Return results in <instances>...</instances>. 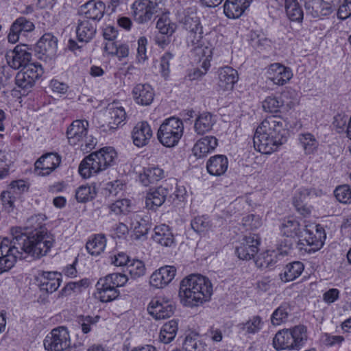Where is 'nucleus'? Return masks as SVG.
Here are the masks:
<instances>
[{"label":"nucleus","mask_w":351,"mask_h":351,"mask_svg":"<svg viewBox=\"0 0 351 351\" xmlns=\"http://www.w3.org/2000/svg\"><path fill=\"white\" fill-rule=\"evenodd\" d=\"M12 239H0V269L2 272L12 268L17 259H24L26 255L39 258L45 256L51 245V236L39 234L28 238L21 227L11 228Z\"/></svg>","instance_id":"f257e3e1"},{"label":"nucleus","mask_w":351,"mask_h":351,"mask_svg":"<svg viewBox=\"0 0 351 351\" xmlns=\"http://www.w3.org/2000/svg\"><path fill=\"white\" fill-rule=\"evenodd\" d=\"M287 126L280 116H267L256 130L253 138L255 149L265 154L276 151L288 140L289 133Z\"/></svg>","instance_id":"f03ea898"},{"label":"nucleus","mask_w":351,"mask_h":351,"mask_svg":"<svg viewBox=\"0 0 351 351\" xmlns=\"http://www.w3.org/2000/svg\"><path fill=\"white\" fill-rule=\"evenodd\" d=\"M212 294L210 280L202 275L191 274L180 282L179 297L185 306H198L208 301Z\"/></svg>","instance_id":"7ed1b4c3"},{"label":"nucleus","mask_w":351,"mask_h":351,"mask_svg":"<svg viewBox=\"0 0 351 351\" xmlns=\"http://www.w3.org/2000/svg\"><path fill=\"white\" fill-rule=\"evenodd\" d=\"M117 157L113 147H103L86 156L80 162L78 171L84 178H89L113 165Z\"/></svg>","instance_id":"20e7f679"},{"label":"nucleus","mask_w":351,"mask_h":351,"mask_svg":"<svg viewBox=\"0 0 351 351\" xmlns=\"http://www.w3.org/2000/svg\"><path fill=\"white\" fill-rule=\"evenodd\" d=\"M184 134V123L177 117L165 119L157 132L159 142L167 147L176 146Z\"/></svg>","instance_id":"39448f33"},{"label":"nucleus","mask_w":351,"mask_h":351,"mask_svg":"<svg viewBox=\"0 0 351 351\" xmlns=\"http://www.w3.org/2000/svg\"><path fill=\"white\" fill-rule=\"evenodd\" d=\"M184 29L187 32L186 44L191 50H199L205 45L200 19L195 14L186 15L182 19Z\"/></svg>","instance_id":"423d86ee"},{"label":"nucleus","mask_w":351,"mask_h":351,"mask_svg":"<svg viewBox=\"0 0 351 351\" xmlns=\"http://www.w3.org/2000/svg\"><path fill=\"white\" fill-rule=\"evenodd\" d=\"M47 351H64L70 347L71 339L66 328L60 326L53 329L44 339Z\"/></svg>","instance_id":"0eeeda50"},{"label":"nucleus","mask_w":351,"mask_h":351,"mask_svg":"<svg viewBox=\"0 0 351 351\" xmlns=\"http://www.w3.org/2000/svg\"><path fill=\"white\" fill-rule=\"evenodd\" d=\"M173 302L165 297L154 298L147 306V311L156 320L170 317L174 312Z\"/></svg>","instance_id":"6e6552de"},{"label":"nucleus","mask_w":351,"mask_h":351,"mask_svg":"<svg viewBox=\"0 0 351 351\" xmlns=\"http://www.w3.org/2000/svg\"><path fill=\"white\" fill-rule=\"evenodd\" d=\"M158 3L154 0H137L131 6L132 14L138 23H144L158 11Z\"/></svg>","instance_id":"1a4fd4ad"},{"label":"nucleus","mask_w":351,"mask_h":351,"mask_svg":"<svg viewBox=\"0 0 351 351\" xmlns=\"http://www.w3.org/2000/svg\"><path fill=\"white\" fill-rule=\"evenodd\" d=\"M57 48L58 39L51 33H47L37 42L35 53L38 59L47 62L55 56Z\"/></svg>","instance_id":"9d476101"},{"label":"nucleus","mask_w":351,"mask_h":351,"mask_svg":"<svg viewBox=\"0 0 351 351\" xmlns=\"http://www.w3.org/2000/svg\"><path fill=\"white\" fill-rule=\"evenodd\" d=\"M28 49L25 45H18L13 50L7 51L5 59L8 64L15 70L23 68L32 60V53Z\"/></svg>","instance_id":"9b49d317"},{"label":"nucleus","mask_w":351,"mask_h":351,"mask_svg":"<svg viewBox=\"0 0 351 351\" xmlns=\"http://www.w3.org/2000/svg\"><path fill=\"white\" fill-rule=\"evenodd\" d=\"M61 157L56 153H48L43 155L35 162V171L38 175L49 176L60 164Z\"/></svg>","instance_id":"f8f14e48"},{"label":"nucleus","mask_w":351,"mask_h":351,"mask_svg":"<svg viewBox=\"0 0 351 351\" xmlns=\"http://www.w3.org/2000/svg\"><path fill=\"white\" fill-rule=\"evenodd\" d=\"M326 234L324 228L317 225L315 226V232L307 230L303 242L300 244L306 246L304 250L308 253L315 252L319 250L324 245Z\"/></svg>","instance_id":"ddd939ff"},{"label":"nucleus","mask_w":351,"mask_h":351,"mask_svg":"<svg viewBox=\"0 0 351 351\" xmlns=\"http://www.w3.org/2000/svg\"><path fill=\"white\" fill-rule=\"evenodd\" d=\"M89 123L86 120L77 119L73 121L66 131L68 142L71 145L80 143L88 131Z\"/></svg>","instance_id":"4468645a"},{"label":"nucleus","mask_w":351,"mask_h":351,"mask_svg":"<svg viewBox=\"0 0 351 351\" xmlns=\"http://www.w3.org/2000/svg\"><path fill=\"white\" fill-rule=\"evenodd\" d=\"M176 269L174 266L165 265L156 270L150 276L152 287L161 289L169 284L174 278Z\"/></svg>","instance_id":"2eb2a0df"},{"label":"nucleus","mask_w":351,"mask_h":351,"mask_svg":"<svg viewBox=\"0 0 351 351\" xmlns=\"http://www.w3.org/2000/svg\"><path fill=\"white\" fill-rule=\"evenodd\" d=\"M34 29V23L24 16L17 18L11 25L10 32L8 35L9 43H16L21 35L25 36L27 32H31Z\"/></svg>","instance_id":"dca6fc26"},{"label":"nucleus","mask_w":351,"mask_h":351,"mask_svg":"<svg viewBox=\"0 0 351 351\" xmlns=\"http://www.w3.org/2000/svg\"><path fill=\"white\" fill-rule=\"evenodd\" d=\"M267 73V79L278 86L287 84L293 77L291 69L280 63L271 64Z\"/></svg>","instance_id":"f3484780"},{"label":"nucleus","mask_w":351,"mask_h":351,"mask_svg":"<svg viewBox=\"0 0 351 351\" xmlns=\"http://www.w3.org/2000/svg\"><path fill=\"white\" fill-rule=\"evenodd\" d=\"M60 274L51 271H42L36 277V282L40 291L52 293L60 287L61 282Z\"/></svg>","instance_id":"a211bd4d"},{"label":"nucleus","mask_w":351,"mask_h":351,"mask_svg":"<svg viewBox=\"0 0 351 351\" xmlns=\"http://www.w3.org/2000/svg\"><path fill=\"white\" fill-rule=\"evenodd\" d=\"M260 243L258 237L254 234L245 236L240 246L237 247L238 257L242 260H250L258 252Z\"/></svg>","instance_id":"6ab92c4d"},{"label":"nucleus","mask_w":351,"mask_h":351,"mask_svg":"<svg viewBox=\"0 0 351 351\" xmlns=\"http://www.w3.org/2000/svg\"><path fill=\"white\" fill-rule=\"evenodd\" d=\"M292 95H295L294 90H287L282 92L279 97L275 96L267 97L263 101V108L265 112L274 113L278 112L280 108L284 105H287L288 107L291 108L294 105L295 102L293 101H287L285 99Z\"/></svg>","instance_id":"aec40b11"},{"label":"nucleus","mask_w":351,"mask_h":351,"mask_svg":"<svg viewBox=\"0 0 351 351\" xmlns=\"http://www.w3.org/2000/svg\"><path fill=\"white\" fill-rule=\"evenodd\" d=\"M220 36L216 33H210L209 34L206 35V37L204 38L207 41L208 45H203V47L199 50H191L192 51H194L198 56H202L205 58L202 64V67L204 69L203 72H205V74L207 73L210 66L209 58H211L214 50L217 47L218 38Z\"/></svg>","instance_id":"412c9836"},{"label":"nucleus","mask_w":351,"mask_h":351,"mask_svg":"<svg viewBox=\"0 0 351 351\" xmlns=\"http://www.w3.org/2000/svg\"><path fill=\"white\" fill-rule=\"evenodd\" d=\"M134 101L136 104L147 106L154 101L155 93L154 88L149 84H138L132 91Z\"/></svg>","instance_id":"4be33fe9"},{"label":"nucleus","mask_w":351,"mask_h":351,"mask_svg":"<svg viewBox=\"0 0 351 351\" xmlns=\"http://www.w3.org/2000/svg\"><path fill=\"white\" fill-rule=\"evenodd\" d=\"M153 136L150 125L147 121L138 122L133 128L132 137L138 147L147 145Z\"/></svg>","instance_id":"5701e85b"},{"label":"nucleus","mask_w":351,"mask_h":351,"mask_svg":"<svg viewBox=\"0 0 351 351\" xmlns=\"http://www.w3.org/2000/svg\"><path fill=\"white\" fill-rule=\"evenodd\" d=\"M108 279L107 276L101 278L96 285L97 298L102 302H111L119 295V290L112 286L110 280H108Z\"/></svg>","instance_id":"b1692460"},{"label":"nucleus","mask_w":351,"mask_h":351,"mask_svg":"<svg viewBox=\"0 0 351 351\" xmlns=\"http://www.w3.org/2000/svg\"><path fill=\"white\" fill-rule=\"evenodd\" d=\"M46 219L47 217L43 213L32 215L27 220L25 230H34V232H32L31 235H27L28 238L32 237L34 236H37L39 234H47L51 235L52 238V242L51 245H50V247L48 249L49 252L54 243L55 239L54 236L43 226V223Z\"/></svg>","instance_id":"393cba45"},{"label":"nucleus","mask_w":351,"mask_h":351,"mask_svg":"<svg viewBox=\"0 0 351 351\" xmlns=\"http://www.w3.org/2000/svg\"><path fill=\"white\" fill-rule=\"evenodd\" d=\"M106 5L100 1L90 0L81 6L80 11L90 21H99L104 16Z\"/></svg>","instance_id":"a878e982"},{"label":"nucleus","mask_w":351,"mask_h":351,"mask_svg":"<svg viewBox=\"0 0 351 351\" xmlns=\"http://www.w3.org/2000/svg\"><path fill=\"white\" fill-rule=\"evenodd\" d=\"M217 73L218 85L223 90H232L239 80L237 71L228 66L219 69Z\"/></svg>","instance_id":"bb28decb"},{"label":"nucleus","mask_w":351,"mask_h":351,"mask_svg":"<svg viewBox=\"0 0 351 351\" xmlns=\"http://www.w3.org/2000/svg\"><path fill=\"white\" fill-rule=\"evenodd\" d=\"M97 32L96 22L87 19L79 20L76 27L78 42L87 43L95 36Z\"/></svg>","instance_id":"cd10ccee"},{"label":"nucleus","mask_w":351,"mask_h":351,"mask_svg":"<svg viewBox=\"0 0 351 351\" xmlns=\"http://www.w3.org/2000/svg\"><path fill=\"white\" fill-rule=\"evenodd\" d=\"M251 0H226L223 5L225 15L229 19H238L250 6Z\"/></svg>","instance_id":"c85d7f7f"},{"label":"nucleus","mask_w":351,"mask_h":351,"mask_svg":"<svg viewBox=\"0 0 351 351\" xmlns=\"http://www.w3.org/2000/svg\"><path fill=\"white\" fill-rule=\"evenodd\" d=\"M228 167V159L225 155L211 156L206 162V169L209 174L214 176L223 175Z\"/></svg>","instance_id":"c756f323"},{"label":"nucleus","mask_w":351,"mask_h":351,"mask_svg":"<svg viewBox=\"0 0 351 351\" xmlns=\"http://www.w3.org/2000/svg\"><path fill=\"white\" fill-rule=\"evenodd\" d=\"M218 141L213 136H206L196 142L193 147V153L197 158H202L213 152L217 146Z\"/></svg>","instance_id":"7c9ffc66"},{"label":"nucleus","mask_w":351,"mask_h":351,"mask_svg":"<svg viewBox=\"0 0 351 351\" xmlns=\"http://www.w3.org/2000/svg\"><path fill=\"white\" fill-rule=\"evenodd\" d=\"M169 194L168 189L165 186H159L150 190L145 197V206L149 210H155L162 205Z\"/></svg>","instance_id":"2f4dec72"},{"label":"nucleus","mask_w":351,"mask_h":351,"mask_svg":"<svg viewBox=\"0 0 351 351\" xmlns=\"http://www.w3.org/2000/svg\"><path fill=\"white\" fill-rule=\"evenodd\" d=\"M138 178L142 184L147 186L164 178L165 172L158 166L148 167L143 169Z\"/></svg>","instance_id":"473e14b6"},{"label":"nucleus","mask_w":351,"mask_h":351,"mask_svg":"<svg viewBox=\"0 0 351 351\" xmlns=\"http://www.w3.org/2000/svg\"><path fill=\"white\" fill-rule=\"evenodd\" d=\"M152 237L155 242L162 246L171 247L174 244L173 233L170 228L165 224L156 226Z\"/></svg>","instance_id":"72a5a7b5"},{"label":"nucleus","mask_w":351,"mask_h":351,"mask_svg":"<svg viewBox=\"0 0 351 351\" xmlns=\"http://www.w3.org/2000/svg\"><path fill=\"white\" fill-rule=\"evenodd\" d=\"M304 269V265L300 261L289 263L285 266L282 272L280 274V278L285 282L293 281L300 276Z\"/></svg>","instance_id":"f704fd0d"},{"label":"nucleus","mask_w":351,"mask_h":351,"mask_svg":"<svg viewBox=\"0 0 351 351\" xmlns=\"http://www.w3.org/2000/svg\"><path fill=\"white\" fill-rule=\"evenodd\" d=\"M290 330L285 329L278 332L273 339L274 347L276 350L296 349Z\"/></svg>","instance_id":"c9c22d12"},{"label":"nucleus","mask_w":351,"mask_h":351,"mask_svg":"<svg viewBox=\"0 0 351 351\" xmlns=\"http://www.w3.org/2000/svg\"><path fill=\"white\" fill-rule=\"evenodd\" d=\"M263 324L264 322L259 315H254L245 322L239 324L237 327L241 333L244 335H250L258 332L262 329Z\"/></svg>","instance_id":"e433bc0d"},{"label":"nucleus","mask_w":351,"mask_h":351,"mask_svg":"<svg viewBox=\"0 0 351 351\" xmlns=\"http://www.w3.org/2000/svg\"><path fill=\"white\" fill-rule=\"evenodd\" d=\"M216 122L215 117L209 112H203L196 119L194 124L195 131L200 135L210 131Z\"/></svg>","instance_id":"4c0bfd02"},{"label":"nucleus","mask_w":351,"mask_h":351,"mask_svg":"<svg viewBox=\"0 0 351 351\" xmlns=\"http://www.w3.org/2000/svg\"><path fill=\"white\" fill-rule=\"evenodd\" d=\"M293 306L289 302H283L272 313L271 317V324L279 326L288 321L291 315Z\"/></svg>","instance_id":"58836bf2"},{"label":"nucleus","mask_w":351,"mask_h":351,"mask_svg":"<svg viewBox=\"0 0 351 351\" xmlns=\"http://www.w3.org/2000/svg\"><path fill=\"white\" fill-rule=\"evenodd\" d=\"M178 330V323L175 319H171L165 323L161 328L159 334V340L160 342L167 344L172 341L177 334Z\"/></svg>","instance_id":"ea45409f"},{"label":"nucleus","mask_w":351,"mask_h":351,"mask_svg":"<svg viewBox=\"0 0 351 351\" xmlns=\"http://www.w3.org/2000/svg\"><path fill=\"white\" fill-rule=\"evenodd\" d=\"M130 228L134 230L138 237L147 234L150 225L147 219L138 214L133 213L130 217Z\"/></svg>","instance_id":"a19ab883"},{"label":"nucleus","mask_w":351,"mask_h":351,"mask_svg":"<svg viewBox=\"0 0 351 351\" xmlns=\"http://www.w3.org/2000/svg\"><path fill=\"white\" fill-rule=\"evenodd\" d=\"M106 245V239L104 234L95 235L86 244L88 252L92 256H98L102 253Z\"/></svg>","instance_id":"79ce46f5"},{"label":"nucleus","mask_w":351,"mask_h":351,"mask_svg":"<svg viewBox=\"0 0 351 351\" xmlns=\"http://www.w3.org/2000/svg\"><path fill=\"white\" fill-rule=\"evenodd\" d=\"M285 9L291 21L298 23L302 21L304 13L298 0H285Z\"/></svg>","instance_id":"37998d69"},{"label":"nucleus","mask_w":351,"mask_h":351,"mask_svg":"<svg viewBox=\"0 0 351 351\" xmlns=\"http://www.w3.org/2000/svg\"><path fill=\"white\" fill-rule=\"evenodd\" d=\"M126 113L123 107H111L109 108V121L108 126L110 130H115L123 123Z\"/></svg>","instance_id":"c03bdc74"},{"label":"nucleus","mask_w":351,"mask_h":351,"mask_svg":"<svg viewBox=\"0 0 351 351\" xmlns=\"http://www.w3.org/2000/svg\"><path fill=\"white\" fill-rule=\"evenodd\" d=\"M300 223L293 218L285 219L280 226L281 233L287 237H294L300 233Z\"/></svg>","instance_id":"a18cd8bd"},{"label":"nucleus","mask_w":351,"mask_h":351,"mask_svg":"<svg viewBox=\"0 0 351 351\" xmlns=\"http://www.w3.org/2000/svg\"><path fill=\"white\" fill-rule=\"evenodd\" d=\"M156 28L161 34L171 37L176 32L177 25L172 22L167 16L163 15L157 21Z\"/></svg>","instance_id":"49530a36"},{"label":"nucleus","mask_w":351,"mask_h":351,"mask_svg":"<svg viewBox=\"0 0 351 351\" xmlns=\"http://www.w3.org/2000/svg\"><path fill=\"white\" fill-rule=\"evenodd\" d=\"M90 285L88 278H84L79 281L68 282L60 291L62 296L69 295L72 292H81L83 289L87 288Z\"/></svg>","instance_id":"de8ad7c7"},{"label":"nucleus","mask_w":351,"mask_h":351,"mask_svg":"<svg viewBox=\"0 0 351 351\" xmlns=\"http://www.w3.org/2000/svg\"><path fill=\"white\" fill-rule=\"evenodd\" d=\"M299 140L306 154H313L317 150L319 144L313 134H302L300 135Z\"/></svg>","instance_id":"09e8293b"},{"label":"nucleus","mask_w":351,"mask_h":351,"mask_svg":"<svg viewBox=\"0 0 351 351\" xmlns=\"http://www.w3.org/2000/svg\"><path fill=\"white\" fill-rule=\"evenodd\" d=\"M111 213L116 215H126L130 211L131 201L129 199H121L115 201L108 206Z\"/></svg>","instance_id":"8fccbe9b"},{"label":"nucleus","mask_w":351,"mask_h":351,"mask_svg":"<svg viewBox=\"0 0 351 351\" xmlns=\"http://www.w3.org/2000/svg\"><path fill=\"white\" fill-rule=\"evenodd\" d=\"M127 271L132 278L136 279L144 276L146 269L143 261L136 259L130 261L127 266Z\"/></svg>","instance_id":"3c124183"},{"label":"nucleus","mask_w":351,"mask_h":351,"mask_svg":"<svg viewBox=\"0 0 351 351\" xmlns=\"http://www.w3.org/2000/svg\"><path fill=\"white\" fill-rule=\"evenodd\" d=\"M193 230L197 233H204L207 232L210 226V221L208 217L204 215L195 217L191 223Z\"/></svg>","instance_id":"603ef678"},{"label":"nucleus","mask_w":351,"mask_h":351,"mask_svg":"<svg viewBox=\"0 0 351 351\" xmlns=\"http://www.w3.org/2000/svg\"><path fill=\"white\" fill-rule=\"evenodd\" d=\"M296 349H298L307 339L306 328L303 325H298L289 329Z\"/></svg>","instance_id":"864d4df0"},{"label":"nucleus","mask_w":351,"mask_h":351,"mask_svg":"<svg viewBox=\"0 0 351 351\" xmlns=\"http://www.w3.org/2000/svg\"><path fill=\"white\" fill-rule=\"evenodd\" d=\"M350 178L351 179V173ZM336 199L341 203H351V188L349 185L343 184L337 186L334 191Z\"/></svg>","instance_id":"5fc2aeb1"},{"label":"nucleus","mask_w":351,"mask_h":351,"mask_svg":"<svg viewBox=\"0 0 351 351\" xmlns=\"http://www.w3.org/2000/svg\"><path fill=\"white\" fill-rule=\"evenodd\" d=\"M35 81L29 75L19 71L15 77L16 85L24 91H29L35 84Z\"/></svg>","instance_id":"6e6d98bb"},{"label":"nucleus","mask_w":351,"mask_h":351,"mask_svg":"<svg viewBox=\"0 0 351 351\" xmlns=\"http://www.w3.org/2000/svg\"><path fill=\"white\" fill-rule=\"evenodd\" d=\"M96 195L95 189L89 186H80L75 192V197L78 202H86L91 200Z\"/></svg>","instance_id":"4d7b16f0"},{"label":"nucleus","mask_w":351,"mask_h":351,"mask_svg":"<svg viewBox=\"0 0 351 351\" xmlns=\"http://www.w3.org/2000/svg\"><path fill=\"white\" fill-rule=\"evenodd\" d=\"M21 71L29 75L35 82L38 80L43 73L41 64L31 62L25 66Z\"/></svg>","instance_id":"13d9d810"},{"label":"nucleus","mask_w":351,"mask_h":351,"mask_svg":"<svg viewBox=\"0 0 351 351\" xmlns=\"http://www.w3.org/2000/svg\"><path fill=\"white\" fill-rule=\"evenodd\" d=\"M99 319V316L81 315L77 317V323L80 326L83 333L87 334L91 330L92 326L98 322Z\"/></svg>","instance_id":"bf43d9fd"},{"label":"nucleus","mask_w":351,"mask_h":351,"mask_svg":"<svg viewBox=\"0 0 351 351\" xmlns=\"http://www.w3.org/2000/svg\"><path fill=\"white\" fill-rule=\"evenodd\" d=\"M250 38L251 45L258 50H263L270 46V40L263 34L252 32Z\"/></svg>","instance_id":"052dcab7"},{"label":"nucleus","mask_w":351,"mask_h":351,"mask_svg":"<svg viewBox=\"0 0 351 351\" xmlns=\"http://www.w3.org/2000/svg\"><path fill=\"white\" fill-rule=\"evenodd\" d=\"M182 346L185 351H202V348L196 334L187 335L184 339Z\"/></svg>","instance_id":"680f3d73"},{"label":"nucleus","mask_w":351,"mask_h":351,"mask_svg":"<svg viewBox=\"0 0 351 351\" xmlns=\"http://www.w3.org/2000/svg\"><path fill=\"white\" fill-rule=\"evenodd\" d=\"M173 54H172L171 52H165L162 56L160 58V71L161 73V75L167 78L169 77L170 69V61L173 59Z\"/></svg>","instance_id":"e2e57ef3"},{"label":"nucleus","mask_w":351,"mask_h":351,"mask_svg":"<svg viewBox=\"0 0 351 351\" xmlns=\"http://www.w3.org/2000/svg\"><path fill=\"white\" fill-rule=\"evenodd\" d=\"M147 39L145 36H141L138 40L137 47V60L139 62H143L147 59L146 54Z\"/></svg>","instance_id":"0e129e2a"},{"label":"nucleus","mask_w":351,"mask_h":351,"mask_svg":"<svg viewBox=\"0 0 351 351\" xmlns=\"http://www.w3.org/2000/svg\"><path fill=\"white\" fill-rule=\"evenodd\" d=\"M107 276L109 278L108 280H110L112 286H114L117 289L124 286L128 280V276L121 273H113L107 275Z\"/></svg>","instance_id":"69168bd1"},{"label":"nucleus","mask_w":351,"mask_h":351,"mask_svg":"<svg viewBox=\"0 0 351 351\" xmlns=\"http://www.w3.org/2000/svg\"><path fill=\"white\" fill-rule=\"evenodd\" d=\"M97 143V140L93 135H88V134L83 138V140L80 143L77 145H80L81 149L86 152H89L95 148Z\"/></svg>","instance_id":"338daca9"},{"label":"nucleus","mask_w":351,"mask_h":351,"mask_svg":"<svg viewBox=\"0 0 351 351\" xmlns=\"http://www.w3.org/2000/svg\"><path fill=\"white\" fill-rule=\"evenodd\" d=\"M1 199L2 204L8 213L11 212L14 209V197L10 191H3L1 194Z\"/></svg>","instance_id":"774afa93"}]
</instances>
